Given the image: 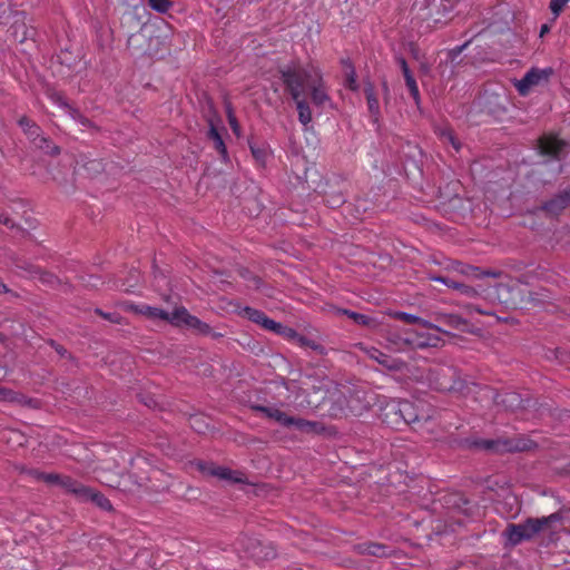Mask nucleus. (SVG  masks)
Returning a JSON list of instances; mask_svg holds the SVG:
<instances>
[{
    "instance_id": "11",
    "label": "nucleus",
    "mask_w": 570,
    "mask_h": 570,
    "mask_svg": "<svg viewBox=\"0 0 570 570\" xmlns=\"http://www.w3.org/2000/svg\"><path fill=\"white\" fill-rule=\"evenodd\" d=\"M566 144L553 135H544L539 139V150L543 155L558 157Z\"/></svg>"
},
{
    "instance_id": "14",
    "label": "nucleus",
    "mask_w": 570,
    "mask_h": 570,
    "mask_svg": "<svg viewBox=\"0 0 570 570\" xmlns=\"http://www.w3.org/2000/svg\"><path fill=\"white\" fill-rule=\"evenodd\" d=\"M81 502H92L97 507H99L102 510L109 511L111 510L112 505L108 498H106L102 493L94 490L90 487H87V492L82 495Z\"/></svg>"
},
{
    "instance_id": "32",
    "label": "nucleus",
    "mask_w": 570,
    "mask_h": 570,
    "mask_svg": "<svg viewBox=\"0 0 570 570\" xmlns=\"http://www.w3.org/2000/svg\"><path fill=\"white\" fill-rule=\"evenodd\" d=\"M85 168L89 173L98 174L104 170V164L101 160L94 159V160H89L85 165Z\"/></svg>"
},
{
    "instance_id": "4",
    "label": "nucleus",
    "mask_w": 570,
    "mask_h": 570,
    "mask_svg": "<svg viewBox=\"0 0 570 570\" xmlns=\"http://www.w3.org/2000/svg\"><path fill=\"white\" fill-rule=\"evenodd\" d=\"M554 70L547 68H530L521 79H514L513 86L521 97L529 96L534 89L549 83Z\"/></svg>"
},
{
    "instance_id": "42",
    "label": "nucleus",
    "mask_w": 570,
    "mask_h": 570,
    "mask_svg": "<svg viewBox=\"0 0 570 570\" xmlns=\"http://www.w3.org/2000/svg\"><path fill=\"white\" fill-rule=\"evenodd\" d=\"M550 31V28L548 24H542L540 28V37H543L546 33Z\"/></svg>"
},
{
    "instance_id": "29",
    "label": "nucleus",
    "mask_w": 570,
    "mask_h": 570,
    "mask_svg": "<svg viewBox=\"0 0 570 570\" xmlns=\"http://www.w3.org/2000/svg\"><path fill=\"white\" fill-rule=\"evenodd\" d=\"M569 0H551L549 3V9L553 13L554 18H558L562 12L563 8L567 6Z\"/></svg>"
},
{
    "instance_id": "8",
    "label": "nucleus",
    "mask_w": 570,
    "mask_h": 570,
    "mask_svg": "<svg viewBox=\"0 0 570 570\" xmlns=\"http://www.w3.org/2000/svg\"><path fill=\"white\" fill-rule=\"evenodd\" d=\"M410 334L413 336L407 340L417 347H436L442 343V338L440 337L441 330L439 327L438 332H434L433 330H423L422 325H419L417 328L410 332Z\"/></svg>"
},
{
    "instance_id": "38",
    "label": "nucleus",
    "mask_w": 570,
    "mask_h": 570,
    "mask_svg": "<svg viewBox=\"0 0 570 570\" xmlns=\"http://www.w3.org/2000/svg\"><path fill=\"white\" fill-rule=\"evenodd\" d=\"M0 225H4L9 228H14L16 224L12 218H10L8 215L0 214Z\"/></svg>"
},
{
    "instance_id": "47",
    "label": "nucleus",
    "mask_w": 570,
    "mask_h": 570,
    "mask_svg": "<svg viewBox=\"0 0 570 570\" xmlns=\"http://www.w3.org/2000/svg\"><path fill=\"white\" fill-rule=\"evenodd\" d=\"M509 396H510V399H512L513 401H514V400H518V395H517V394H514V393L509 394Z\"/></svg>"
},
{
    "instance_id": "46",
    "label": "nucleus",
    "mask_w": 570,
    "mask_h": 570,
    "mask_svg": "<svg viewBox=\"0 0 570 570\" xmlns=\"http://www.w3.org/2000/svg\"><path fill=\"white\" fill-rule=\"evenodd\" d=\"M197 421H198V419H197V417H193V419H191V421H190V425H191V428L197 429V428H196V425H195Z\"/></svg>"
},
{
    "instance_id": "13",
    "label": "nucleus",
    "mask_w": 570,
    "mask_h": 570,
    "mask_svg": "<svg viewBox=\"0 0 570 570\" xmlns=\"http://www.w3.org/2000/svg\"><path fill=\"white\" fill-rule=\"evenodd\" d=\"M399 62H400V66H401V69H402V72H403V76H404V79H405L406 87L409 88V91H410L412 98L414 99V101L416 102V105H419V102H420V91H419L417 83H416L413 75L410 71V68H409L405 59L404 58H400Z\"/></svg>"
},
{
    "instance_id": "36",
    "label": "nucleus",
    "mask_w": 570,
    "mask_h": 570,
    "mask_svg": "<svg viewBox=\"0 0 570 570\" xmlns=\"http://www.w3.org/2000/svg\"><path fill=\"white\" fill-rule=\"evenodd\" d=\"M0 401H16V393L11 390L1 387L0 389Z\"/></svg>"
},
{
    "instance_id": "3",
    "label": "nucleus",
    "mask_w": 570,
    "mask_h": 570,
    "mask_svg": "<svg viewBox=\"0 0 570 570\" xmlns=\"http://www.w3.org/2000/svg\"><path fill=\"white\" fill-rule=\"evenodd\" d=\"M381 417L390 426L399 428L400 423L411 424L420 420L415 405L410 401H389L381 410Z\"/></svg>"
},
{
    "instance_id": "6",
    "label": "nucleus",
    "mask_w": 570,
    "mask_h": 570,
    "mask_svg": "<svg viewBox=\"0 0 570 570\" xmlns=\"http://www.w3.org/2000/svg\"><path fill=\"white\" fill-rule=\"evenodd\" d=\"M197 469L203 473L212 476H216L220 480H225L229 483H247V476L245 473L232 470L229 468L216 465L212 462L198 461L196 463Z\"/></svg>"
},
{
    "instance_id": "27",
    "label": "nucleus",
    "mask_w": 570,
    "mask_h": 570,
    "mask_svg": "<svg viewBox=\"0 0 570 570\" xmlns=\"http://www.w3.org/2000/svg\"><path fill=\"white\" fill-rule=\"evenodd\" d=\"M440 137H441V139H443V140H444V142H449V144H451V145H452V147H453L456 151H459V149H460V144H459V141L456 140V138L454 137V135H453V132H452V130H451V129L445 128V129L441 130V132H440Z\"/></svg>"
},
{
    "instance_id": "33",
    "label": "nucleus",
    "mask_w": 570,
    "mask_h": 570,
    "mask_svg": "<svg viewBox=\"0 0 570 570\" xmlns=\"http://www.w3.org/2000/svg\"><path fill=\"white\" fill-rule=\"evenodd\" d=\"M227 119H228V124L232 128V130L234 131L235 135H239V124L232 110L230 107L227 108Z\"/></svg>"
},
{
    "instance_id": "48",
    "label": "nucleus",
    "mask_w": 570,
    "mask_h": 570,
    "mask_svg": "<svg viewBox=\"0 0 570 570\" xmlns=\"http://www.w3.org/2000/svg\"><path fill=\"white\" fill-rule=\"evenodd\" d=\"M4 340H6V336L2 333H0V342H3Z\"/></svg>"
},
{
    "instance_id": "10",
    "label": "nucleus",
    "mask_w": 570,
    "mask_h": 570,
    "mask_svg": "<svg viewBox=\"0 0 570 570\" xmlns=\"http://www.w3.org/2000/svg\"><path fill=\"white\" fill-rule=\"evenodd\" d=\"M208 125L209 129L207 131V139L213 142V147L220 156V159L224 163H228L229 156L222 134L219 132L218 128L216 127L212 119L208 120Z\"/></svg>"
},
{
    "instance_id": "37",
    "label": "nucleus",
    "mask_w": 570,
    "mask_h": 570,
    "mask_svg": "<svg viewBox=\"0 0 570 570\" xmlns=\"http://www.w3.org/2000/svg\"><path fill=\"white\" fill-rule=\"evenodd\" d=\"M49 97H50V99H51L55 104H57V105H59V106H61V107H63V108H68V104H67V101L65 100V98L62 97V95H60L59 92H50V94H49Z\"/></svg>"
},
{
    "instance_id": "19",
    "label": "nucleus",
    "mask_w": 570,
    "mask_h": 570,
    "mask_svg": "<svg viewBox=\"0 0 570 570\" xmlns=\"http://www.w3.org/2000/svg\"><path fill=\"white\" fill-rule=\"evenodd\" d=\"M343 63L345 67L344 86L352 91L358 90L357 76L354 66L348 60H344Z\"/></svg>"
},
{
    "instance_id": "28",
    "label": "nucleus",
    "mask_w": 570,
    "mask_h": 570,
    "mask_svg": "<svg viewBox=\"0 0 570 570\" xmlns=\"http://www.w3.org/2000/svg\"><path fill=\"white\" fill-rule=\"evenodd\" d=\"M361 551H362V553H367V554L377 556V557L385 556V548L383 546L375 544V543H370V544L365 546Z\"/></svg>"
},
{
    "instance_id": "15",
    "label": "nucleus",
    "mask_w": 570,
    "mask_h": 570,
    "mask_svg": "<svg viewBox=\"0 0 570 570\" xmlns=\"http://www.w3.org/2000/svg\"><path fill=\"white\" fill-rule=\"evenodd\" d=\"M570 204V191H564L550 202L546 203L543 209L551 214L558 215L562 209H564Z\"/></svg>"
},
{
    "instance_id": "39",
    "label": "nucleus",
    "mask_w": 570,
    "mask_h": 570,
    "mask_svg": "<svg viewBox=\"0 0 570 570\" xmlns=\"http://www.w3.org/2000/svg\"><path fill=\"white\" fill-rule=\"evenodd\" d=\"M19 125L21 126L23 132L26 131V128H29L30 126H36L37 124L33 122L31 119H29L28 117H22L20 118L19 120Z\"/></svg>"
},
{
    "instance_id": "25",
    "label": "nucleus",
    "mask_w": 570,
    "mask_h": 570,
    "mask_svg": "<svg viewBox=\"0 0 570 570\" xmlns=\"http://www.w3.org/2000/svg\"><path fill=\"white\" fill-rule=\"evenodd\" d=\"M33 475L37 479L42 480L48 484H57V485H59L61 476H62L61 474H58V473H41L38 471H33Z\"/></svg>"
},
{
    "instance_id": "1",
    "label": "nucleus",
    "mask_w": 570,
    "mask_h": 570,
    "mask_svg": "<svg viewBox=\"0 0 570 570\" xmlns=\"http://www.w3.org/2000/svg\"><path fill=\"white\" fill-rule=\"evenodd\" d=\"M287 90L296 101L298 120L303 126L312 121L306 97H311L313 105L321 110L332 105L321 70L312 63L287 68Z\"/></svg>"
},
{
    "instance_id": "49",
    "label": "nucleus",
    "mask_w": 570,
    "mask_h": 570,
    "mask_svg": "<svg viewBox=\"0 0 570 570\" xmlns=\"http://www.w3.org/2000/svg\"><path fill=\"white\" fill-rule=\"evenodd\" d=\"M286 423H287V425H289V424H292V423H293V420H292V419H289V417H287Z\"/></svg>"
},
{
    "instance_id": "34",
    "label": "nucleus",
    "mask_w": 570,
    "mask_h": 570,
    "mask_svg": "<svg viewBox=\"0 0 570 570\" xmlns=\"http://www.w3.org/2000/svg\"><path fill=\"white\" fill-rule=\"evenodd\" d=\"M98 480L108 487L116 488L119 485V478L118 474H111L106 478L99 476Z\"/></svg>"
},
{
    "instance_id": "7",
    "label": "nucleus",
    "mask_w": 570,
    "mask_h": 570,
    "mask_svg": "<svg viewBox=\"0 0 570 570\" xmlns=\"http://www.w3.org/2000/svg\"><path fill=\"white\" fill-rule=\"evenodd\" d=\"M171 324L175 326L185 325L204 335L209 334L212 331L207 323H204L198 317L189 314L184 306L176 307L171 312Z\"/></svg>"
},
{
    "instance_id": "44",
    "label": "nucleus",
    "mask_w": 570,
    "mask_h": 570,
    "mask_svg": "<svg viewBox=\"0 0 570 570\" xmlns=\"http://www.w3.org/2000/svg\"><path fill=\"white\" fill-rule=\"evenodd\" d=\"M8 292H9V288L7 287V285L3 284L2 282H0V294H4Z\"/></svg>"
},
{
    "instance_id": "31",
    "label": "nucleus",
    "mask_w": 570,
    "mask_h": 570,
    "mask_svg": "<svg viewBox=\"0 0 570 570\" xmlns=\"http://www.w3.org/2000/svg\"><path fill=\"white\" fill-rule=\"evenodd\" d=\"M262 327L272 332H275L277 334L283 333V325L281 323H276L275 321L266 317V321L263 322Z\"/></svg>"
},
{
    "instance_id": "18",
    "label": "nucleus",
    "mask_w": 570,
    "mask_h": 570,
    "mask_svg": "<svg viewBox=\"0 0 570 570\" xmlns=\"http://www.w3.org/2000/svg\"><path fill=\"white\" fill-rule=\"evenodd\" d=\"M253 410L271 420L285 424V413L275 406L255 405Z\"/></svg>"
},
{
    "instance_id": "20",
    "label": "nucleus",
    "mask_w": 570,
    "mask_h": 570,
    "mask_svg": "<svg viewBox=\"0 0 570 570\" xmlns=\"http://www.w3.org/2000/svg\"><path fill=\"white\" fill-rule=\"evenodd\" d=\"M139 312L150 318H159V320H163V321H167L168 323L171 324V313L165 311V309H161V308H158V307H151V306H148V305H142L140 308H139Z\"/></svg>"
},
{
    "instance_id": "16",
    "label": "nucleus",
    "mask_w": 570,
    "mask_h": 570,
    "mask_svg": "<svg viewBox=\"0 0 570 570\" xmlns=\"http://www.w3.org/2000/svg\"><path fill=\"white\" fill-rule=\"evenodd\" d=\"M392 316L396 320H400L407 324H416L422 325L423 330H433L434 332H438V326L432 325L431 323L405 312H395L392 314Z\"/></svg>"
},
{
    "instance_id": "12",
    "label": "nucleus",
    "mask_w": 570,
    "mask_h": 570,
    "mask_svg": "<svg viewBox=\"0 0 570 570\" xmlns=\"http://www.w3.org/2000/svg\"><path fill=\"white\" fill-rule=\"evenodd\" d=\"M59 487L65 489L68 493L73 494L79 501L81 500L85 492H87V485L68 475L61 476Z\"/></svg>"
},
{
    "instance_id": "35",
    "label": "nucleus",
    "mask_w": 570,
    "mask_h": 570,
    "mask_svg": "<svg viewBox=\"0 0 570 570\" xmlns=\"http://www.w3.org/2000/svg\"><path fill=\"white\" fill-rule=\"evenodd\" d=\"M96 313L101 316L102 318L111 322V323H119L120 316L117 313H105L104 311L97 308Z\"/></svg>"
},
{
    "instance_id": "17",
    "label": "nucleus",
    "mask_w": 570,
    "mask_h": 570,
    "mask_svg": "<svg viewBox=\"0 0 570 570\" xmlns=\"http://www.w3.org/2000/svg\"><path fill=\"white\" fill-rule=\"evenodd\" d=\"M364 94L367 101V108L370 114L374 117L375 121H377L380 117V102L374 92V88L372 83H367L364 88Z\"/></svg>"
},
{
    "instance_id": "41",
    "label": "nucleus",
    "mask_w": 570,
    "mask_h": 570,
    "mask_svg": "<svg viewBox=\"0 0 570 570\" xmlns=\"http://www.w3.org/2000/svg\"><path fill=\"white\" fill-rule=\"evenodd\" d=\"M303 426L305 429H307L308 431L318 432V424L317 423L306 422Z\"/></svg>"
},
{
    "instance_id": "30",
    "label": "nucleus",
    "mask_w": 570,
    "mask_h": 570,
    "mask_svg": "<svg viewBox=\"0 0 570 570\" xmlns=\"http://www.w3.org/2000/svg\"><path fill=\"white\" fill-rule=\"evenodd\" d=\"M287 342H293L295 344H298L301 346H309V342L301 336H298L293 330L287 328Z\"/></svg>"
},
{
    "instance_id": "21",
    "label": "nucleus",
    "mask_w": 570,
    "mask_h": 570,
    "mask_svg": "<svg viewBox=\"0 0 570 570\" xmlns=\"http://www.w3.org/2000/svg\"><path fill=\"white\" fill-rule=\"evenodd\" d=\"M13 32L16 37L18 38L19 35L21 37L19 38V42H24L28 39H33L36 36V29L33 27H28L24 22L19 23L18 21L13 24Z\"/></svg>"
},
{
    "instance_id": "22",
    "label": "nucleus",
    "mask_w": 570,
    "mask_h": 570,
    "mask_svg": "<svg viewBox=\"0 0 570 570\" xmlns=\"http://www.w3.org/2000/svg\"><path fill=\"white\" fill-rule=\"evenodd\" d=\"M249 149H250V153L256 161V164L258 166H265L266 164V160L268 158V150L265 146H259L255 142H249Z\"/></svg>"
},
{
    "instance_id": "23",
    "label": "nucleus",
    "mask_w": 570,
    "mask_h": 570,
    "mask_svg": "<svg viewBox=\"0 0 570 570\" xmlns=\"http://www.w3.org/2000/svg\"><path fill=\"white\" fill-rule=\"evenodd\" d=\"M340 312L347 315L355 323L361 324V325L375 327L379 324L374 318H372L371 316L365 315V314H360V313L352 312L348 309H341Z\"/></svg>"
},
{
    "instance_id": "5",
    "label": "nucleus",
    "mask_w": 570,
    "mask_h": 570,
    "mask_svg": "<svg viewBox=\"0 0 570 570\" xmlns=\"http://www.w3.org/2000/svg\"><path fill=\"white\" fill-rule=\"evenodd\" d=\"M552 519H557V515L551 514L548 518L528 519L523 523L510 524L504 532L505 537L511 544H519L523 540L533 538Z\"/></svg>"
},
{
    "instance_id": "9",
    "label": "nucleus",
    "mask_w": 570,
    "mask_h": 570,
    "mask_svg": "<svg viewBox=\"0 0 570 570\" xmlns=\"http://www.w3.org/2000/svg\"><path fill=\"white\" fill-rule=\"evenodd\" d=\"M24 134L37 148L43 150L46 154H59V147L53 145L47 137L41 136V128L38 125L26 128Z\"/></svg>"
},
{
    "instance_id": "43",
    "label": "nucleus",
    "mask_w": 570,
    "mask_h": 570,
    "mask_svg": "<svg viewBox=\"0 0 570 570\" xmlns=\"http://www.w3.org/2000/svg\"><path fill=\"white\" fill-rule=\"evenodd\" d=\"M296 387H297L296 383H294V382L291 384L287 383L286 390H287V392H293L294 390H296Z\"/></svg>"
},
{
    "instance_id": "50",
    "label": "nucleus",
    "mask_w": 570,
    "mask_h": 570,
    "mask_svg": "<svg viewBox=\"0 0 570 570\" xmlns=\"http://www.w3.org/2000/svg\"><path fill=\"white\" fill-rule=\"evenodd\" d=\"M509 449H510V450H512V449L521 450L522 448H520V446H514V448H509Z\"/></svg>"
},
{
    "instance_id": "26",
    "label": "nucleus",
    "mask_w": 570,
    "mask_h": 570,
    "mask_svg": "<svg viewBox=\"0 0 570 570\" xmlns=\"http://www.w3.org/2000/svg\"><path fill=\"white\" fill-rule=\"evenodd\" d=\"M149 7L160 13H166L173 6L170 0H148Z\"/></svg>"
},
{
    "instance_id": "2",
    "label": "nucleus",
    "mask_w": 570,
    "mask_h": 570,
    "mask_svg": "<svg viewBox=\"0 0 570 570\" xmlns=\"http://www.w3.org/2000/svg\"><path fill=\"white\" fill-rule=\"evenodd\" d=\"M303 384L306 385L307 389H309V386L313 387L315 394L322 392L323 389L324 392L321 399L316 401H313L311 399L299 400L301 396L296 395L293 402L298 406H304L305 404L307 406H317L320 403L331 402L338 404L341 409L346 407L350 412L355 414L358 413L362 409H365L370 404V402H366L365 405L358 406L357 404H355V402L357 401L356 397L351 395L347 399L345 391L338 390L337 385L330 380H323L322 385L318 387L311 385L308 382H304Z\"/></svg>"
},
{
    "instance_id": "45",
    "label": "nucleus",
    "mask_w": 570,
    "mask_h": 570,
    "mask_svg": "<svg viewBox=\"0 0 570 570\" xmlns=\"http://www.w3.org/2000/svg\"><path fill=\"white\" fill-rule=\"evenodd\" d=\"M482 445H483L485 449H492V446H493V442L485 441V442H483V444H482Z\"/></svg>"
},
{
    "instance_id": "24",
    "label": "nucleus",
    "mask_w": 570,
    "mask_h": 570,
    "mask_svg": "<svg viewBox=\"0 0 570 570\" xmlns=\"http://www.w3.org/2000/svg\"><path fill=\"white\" fill-rule=\"evenodd\" d=\"M242 315L247 317L249 321H252L256 324H259L261 326H262L263 322L266 321V317H267L264 312L258 311L253 307H248V306L243 308Z\"/></svg>"
},
{
    "instance_id": "40",
    "label": "nucleus",
    "mask_w": 570,
    "mask_h": 570,
    "mask_svg": "<svg viewBox=\"0 0 570 570\" xmlns=\"http://www.w3.org/2000/svg\"><path fill=\"white\" fill-rule=\"evenodd\" d=\"M372 357L375 358L379 363L387 365L385 360L386 356L383 353L375 351L374 354H372Z\"/></svg>"
}]
</instances>
